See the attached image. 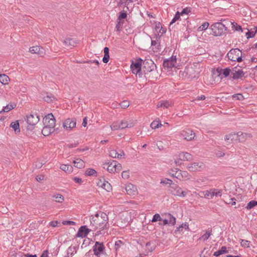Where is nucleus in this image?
I'll return each instance as SVG.
<instances>
[{
  "label": "nucleus",
  "mask_w": 257,
  "mask_h": 257,
  "mask_svg": "<svg viewBox=\"0 0 257 257\" xmlns=\"http://www.w3.org/2000/svg\"><path fill=\"white\" fill-rule=\"evenodd\" d=\"M143 70L145 74H148L150 72H155L156 66L151 60L143 62Z\"/></svg>",
  "instance_id": "obj_6"
},
{
  "label": "nucleus",
  "mask_w": 257,
  "mask_h": 257,
  "mask_svg": "<svg viewBox=\"0 0 257 257\" xmlns=\"http://www.w3.org/2000/svg\"><path fill=\"white\" fill-rule=\"evenodd\" d=\"M203 164L202 162L193 163L188 165V170L191 172L199 171L203 168Z\"/></svg>",
  "instance_id": "obj_17"
},
{
  "label": "nucleus",
  "mask_w": 257,
  "mask_h": 257,
  "mask_svg": "<svg viewBox=\"0 0 257 257\" xmlns=\"http://www.w3.org/2000/svg\"><path fill=\"white\" fill-rule=\"evenodd\" d=\"M64 45L65 48L71 49L75 47L78 43L77 41L71 38H67L63 41Z\"/></svg>",
  "instance_id": "obj_16"
},
{
  "label": "nucleus",
  "mask_w": 257,
  "mask_h": 257,
  "mask_svg": "<svg viewBox=\"0 0 257 257\" xmlns=\"http://www.w3.org/2000/svg\"><path fill=\"white\" fill-rule=\"evenodd\" d=\"M10 81L9 77L6 74H0V82L3 84H7Z\"/></svg>",
  "instance_id": "obj_36"
},
{
  "label": "nucleus",
  "mask_w": 257,
  "mask_h": 257,
  "mask_svg": "<svg viewBox=\"0 0 257 257\" xmlns=\"http://www.w3.org/2000/svg\"><path fill=\"white\" fill-rule=\"evenodd\" d=\"M92 249L94 254L96 257H101L106 254L105 247L103 243L102 242L96 241L95 242V244L92 247Z\"/></svg>",
  "instance_id": "obj_4"
},
{
  "label": "nucleus",
  "mask_w": 257,
  "mask_h": 257,
  "mask_svg": "<svg viewBox=\"0 0 257 257\" xmlns=\"http://www.w3.org/2000/svg\"><path fill=\"white\" fill-rule=\"evenodd\" d=\"M204 197L206 198H212L214 196L220 197L222 195V190L216 189H211L209 190H206L203 192Z\"/></svg>",
  "instance_id": "obj_8"
},
{
  "label": "nucleus",
  "mask_w": 257,
  "mask_h": 257,
  "mask_svg": "<svg viewBox=\"0 0 257 257\" xmlns=\"http://www.w3.org/2000/svg\"><path fill=\"white\" fill-rule=\"evenodd\" d=\"M231 25H232V27L233 28V29H234V30L237 31H241V32H242V29L241 27L238 25L237 23L235 22H231Z\"/></svg>",
  "instance_id": "obj_49"
},
{
  "label": "nucleus",
  "mask_w": 257,
  "mask_h": 257,
  "mask_svg": "<svg viewBox=\"0 0 257 257\" xmlns=\"http://www.w3.org/2000/svg\"><path fill=\"white\" fill-rule=\"evenodd\" d=\"M120 124V130L125 128H131L136 123V120L133 119H123L119 121Z\"/></svg>",
  "instance_id": "obj_10"
},
{
  "label": "nucleus",
  "mask_w": 257,
  "mask_h": 257,
  "mask_svg": "<svg viewBox=\"0 0 257 257\" xmlns=\"http://www.w3.org/2000/svg\"><path fill=\"white\" fill-rule=\"evenodd\" d=\"M62 224L65 225H74L76 223L72 221L64 220L62 222Z\"/></svg>",
  "instance_id": "obj_61"
},
{
  "label": "nucleus",
  "mask_w": 257,
  "mask_h": 257,
  "mask_svg": "<svg viewBox=\"0 0 257 257\" xmlns=\"http://www.w3.org/2000/svg\"><path fill=\"white\" fill-rule=\"evenodd\" d=\"M179 159L181 161H190L192 159V155L188 153L181 152L178 155Z\"/></svg>",
  "instance_id": "obj_23"
},
{
  "label": "nucleus",
  "mask_w": 257,
  "mask_h": 257,
  "mask_svg": "<svg viewBox=\"0 0 257 257\" xmlns=\"http://www.w3.org/2000/svg\"><path fill=\"white\" fill-rule=\"evenodd\" d=\"M123 22L121 21L117 20V24L115 26V30L117 32H120L121 30V28L123 25Z\"/></svg>",
  "instance_id": "obj_55"
},
{
  "label": "nucleus",
  "mask_w": 257,
  "mask_h": 257,
  "mask_svg": "<svg viewBox=\"0 0 257 257\" xmlns=\"http://www.w3.org/2000/svg\"><path fill=\"white\" fill-rule=\"evenodd\" d=\"M236 138H237L236 133H232L225 136V140L229 143H232L236 140Z\"/></svg>",
  "instance_id": "obj_26"
},
{
  "label": "nucleus",
  "mask_w": 257,
  "mask_h": 257,
  "mask_svg": "<svg viewBox=\"0 0 257 257\" xmlns=\"http://www.w3.org/2000/svg\"><path fill=\"white\" fill-rule=\"evenodd\" d=\"M176 56H172L169 59H166L163 62V66L165 68L170 69L174 67L176 64Z\"/></svg>",
  "instance_id": "obj_12"
},
{
  "label": "nucleus",
  "mask_w": 257,
  "mask_h": 257,
  "mask_svg": "<svg viewBox=\"0 0 257 257\" xmlns=\"http://www.w3.org/2000/svg\"><path fill=\"white\" fill-rule=\"evenodd\" d=\"M123 245V243L122 241H121L120 240H118L115 242L114 244V248L116 250V251H117V250L122 246Z\"/></svg>",
  "instance_id": "obj_54"
},
{
  "label": "nucleus",
  "mask_w": 257,
  "mask_h": 257,
  "mask_svg": "<svg viewBox=\"0 0 257 257\" xmlns=\"http://www.w3.org/2000/svg\"><path fill=\"white\" fill-rule=\"evenodd\" d=\"M191 12L190 9L188 8H186L185 9H183L181 12L180 13V16H182L184 14H188Z\"/></svg>",
  "instance_id": "obj_60"
},
{
  "label": "nucleus",
  "mask_w": 257,
  "mask_h": 257,
  "mask_svg": "<svg viewBox=\"0 0 257 257\" xmlns=\"http://www.w3.org/2000/svg\"><path fill=\"white\" fill-rule=\"evenodd\" d=\"M241 245L243 247H249L250 241L242 239H239Z\"/></svg>",
  "instance_id": "obj_46"
},
{
  "label": "nucleus",
  "mask_w": 257,
  "mask_h": 257,
  "mask_svg": "<svg viewBox=\"0 0 257 257\" xmlns=\"http://www.w3.org/2000/svg\"><path fill=\"white\" fill-rule=\"evenodd\" d=\"M15 105L8 104L0 111V113H2L4 112H8L10 110L14 108Z\"/></svg>",
  "instance_id": "obj_42"
},
{
  "label": "nucleus",
  "mask_w": 257,
  "mask_h": 257,
  "mask_svg": "<svg viewBox=\"0 0 257 257\" xmlns=\"http://www.w3.org/2000/svg\"><path fill=\"white\" fill-rule=\"evenodd\" d=\"M93 230V229H89L87 227L86 225L81 226L76 236L77 237H85L88 234V233L91 231Z\"/></svg>",
  "instance_id": "obj_13"
},
{
  "label": "nucleus",
  "mask_w": 257,
  "mask_h": 257,
  "mask_svg": "<svg viewBox=\"0 0 257 257\" xmlns=\"http://www.w3.org/2000/svg\"><path fill=\"white\" fill-rule=\"evenodd\" d=\"M181 135L185 140H186L187 141H191L194 139L195 136V134L192 130L189 128H186L181 132Z\"/></svg>",
  "instance_id": "obj_11"
},
{
  "label": "nucleus",
  "mask_w": 257,
  "mask_h": 257,
  "mask_svg": "<svg viewBox=\"0 0 257 257\" xmlns=\"http://www.w3.org/2000/svg\"><path fill=\"white\" fill-rule=\"evenodd\" d=\"M119 105H120L121 108L124 109L129 106L130 103L128 101L123 100L119 104Z\"/></svg>",
  "instance_id": "obj_58"
},
{
  "label": "nucleus",
  "mask_w": 257,
  "mask_h": 257,
  "mask_svg": "<svg viewBox=\"0 0 257 257\" xmlns=\"http://www.w3.org/2000/svg\"><path fill=\"white\" fill-rule=\"evenodd\" d=\"M171 188L172 189V192H173L175 195L182 197H185L189 192L188 190L182 191L181 188L176 184H173Z\"/></svg>",
  "instance_id": "obj_7"
},
{
  "label": "nucleus",
  "mask_w": 257,
  "mask_h": 257,
  "mask_svg": "<svg viewBox=\"0 0 257 257\" xmlns=\"http://www.w3.org/2000/svg\"><path fill=\"white\" fill-rule=\"evenodd\" d=\"M161 184H170L173 185V181L169 179H165L163 180H162L161 181Z\"/></svg>",
  "instance_id": "obj_59"
},
{
  "label": "nucleus",
  "mask_w": 257,
  "mask_h": 257,
  "mask_svg": "<svg viewBox=\"0 0 257 257\" xmlns=\"http://www.w3.org/2000/svg\"><path fill=\"white\" fill-rule=\"evenodd\" d=\"M232 98L233 100H242L244 99L243 96L240 93H237L233 95Z\"/></svg>",
  "instance_id": "obj_50"
},
{
  "label": "nucleus",
  "mask_w": 257,
  "mask_h": 257,
  "mask_svg": "<svg viewBox=\"0 0 257 257\" xmlns=\"http://www.w3.org/2000/svg\"><path fill=\"white\" fill-rule=\"evenodd\" d=\"M10 127H12L16 133H20V124L18 121L12 122L10 124Z\"/></svg>",
  "instance_id": "obj_34"
},
{
  "label": "nucleus",
  "mask_w": 257,
  "mask_h": 257,
  "mask_svg": "<svg viewBox=\"0 0 257 257\" xmlns=\"http://www.w3.org/2000/svg\"><path fill=\"white\" fill-rule=\"evenodd\" d=\"M111 131H116L120 130V124L119 121L114 122L110 126Z\"/></svg>",
  "instance_id": "obj_43"
},
{
  "label": "nucleus",
  "mask_w": 257,
  "mask_h": 257,
  "mask_svg": "<svg viewBox=\"0 0 257 257\" xmlns=\"http://www.w3.org/2000/svg\"><path fill=\"white\" fill-rule=\"evenodd\" d=\"M143 60L141 58L138 59L135 62H133L131 65L132 73L141 77L142 73L141 72V65Z\"/></svg>",
  "instance_id": "obj_5"
},
{
  "label": "nucleus",
  "mask_w": 257,
  "mask_h": 257,
  "mask_svg": "<svg viewBox=\"0 0 257 257\" xmlns=\"http://www.w3.org/2000/svg\"><path fill=\"white\" fill-rule=\"evenodd\" d=\"M183 228H185V230L189 229L188 223L185 222L184 223L182 224L181 225H180L176 228L174 232L176 234L178 232L180 233L181 232L183 231Z\"/></svg>",
  "instance_id": "obj_30"
},
{
  "label": "nucleus",
  "mask_w": 257,
  "mask_h": 257,
  "mask_svg": "<svg viewBox=\"0 0 257 257\" xmlns=\"http://www.w3.org/2000/svg\"><path fill=\"white\" fill-rule=\"evenodd\" d=\"M228 251L226 249V247L225 246H222L220 249L214 252L213 253V255L215 256H218L221 254L226 253Z\"/></svg>",
  "instance_id": "obj_32"
},
{
  "label": "nucleus",
  "mask_w": 257,
  "mask_h": 257,
  "mask_svg": "<svg viewBox=\"0 0 257 257\" xmlns=\"http://www.w3.org/2000/svg\"><path fill=\"white\" fill-rule=\"evenodd\" d=\"M104 57L102 59L103 63H107L109 61V48L108 47H105L104 48Z\"/></svg>",
  "instance_id": "obj_35"
},
{
  "label": "nucleus",
  "mask_w": 257,
  "mask_h": 257,
  "mask_svg": "<svg viewBox=\"0 0 257 257\" xmlns=\"http://www.w3.org/2000/svg\"><path fill=\"white\" fill-rule=\"evenodd\" d=\"M163 217H165L168 222H169V225H174L176 223V218L170 213H166L162 215Z\"/></svg>",
  "instance_id": "obj_24"
},
{
  "label": "nucleus",
  "mask_w": 257,
  "mask_h": 257,
  "mask_svg": "<svg viewBox=\"0 0 257 257\" xmlns=\"http://www.w3.org/2000/svg\"><path fill=\"white\" fill-rule=\"evenodd\" d=\"M126 16V13L125 12L124 10H123L122 12L119 13L117 20L121 21V19H125Z\"/></svg>",
  "instance_id": "obj_53"
},
{
  "label": "nucleus",
  "mask_w": 257,
  "mask_h": 257,
  "mask_svg": "<svg viewBox=\"0 0 257 257\" xmlns=\"http://www.w3.org/2000/svg\"><path fill=\"white\" fill-rule=\"evenodd\" d=\"M52 197L54 198H55L54 201H55L56 202L61 203L64 200V197L61 194H55V195H53Z\"/></svg>",
  "instance_id": "obj_39"
},
{
  "label": "nucleus",
  "mask_w": 257,
  "mask_h": 257,
  "mask_svg": "<svg viewBox=\"0 0 257 257\" xmlns=\"http://www.w3.org/2000/svg\"><path fill=\"white\" fill-rule=\"evenodd\" d=\"M44 179V176L42 175L37 176L36 177V179L38 182H40L41 181L43 180Z\"/></svg>",
  "instance_id": "obj_64"
},
{
  "label": "nucleus",
  "mask_w": 257,
  "mask_h": 257,
  "mask_svg": "<svg viewBox=\"0 0 257 257\" xmlns=\"http://www.w3.org/2000/svg\"><path fill=\"white\" fill-rule=\"evenodd\" d=\"M43 99L45 101L50 102L52 101L53 100L55 99V97L52 94L47 93L46 95L44 96Z\"/></svg>",
  "instance_id": "obj_40"
},
{
  "label": "nucleus",
  "mask_w": 257,
  "mask_h": 257,
  "mask_svg": "<svg viewBox=\"0 0 257 257\" xmlns=\"http://www.w3.org/2000/svg\"><path fill=\"white\" fill-rule=\"evenodd\" d=\"M76 121L75 118H68L63 123V126L66 130H71L76 126Z\"/></svg>",
  "instance_id": "obj_15"
},
{
  "label": "nucleus",
  "mask_w": 257,
  "mask_h": 257,
  "mask_svg": "<svg viewBox=\"0 0 257 257\" xmlns=\"http://www.w3.org/2000/svg\"><path fill=\"white\" fill-rule=\"evenodd\" d=\"M124 155L123 151H121L119 153L117 152L116 150H112L109 152V156L113 158H120Z\"/></svg>",
  "instance_id": "obj_27"
},
{
  "label": "nucleus",
  "mask_w": 257,
  "mask_h": 257,
  "mask_svg": "<svg viewBox=\"0 0 257 257\" xmlns=\"http://www.w3.org/2000/svg\"><path fill=\"white\" fill-rule=\"evenodd\" d=\"M60 169L66 173H70L73 171V167L68 165L62 164L60 166Z\"/></svg>",
  "instance_id": "obj_33"
},
{
  "label": "nucleus",
  "mask_w": 257,
  "mask_h": 257,
  "mask_svg": "<svg viewBox=\"0 0 257 257\" xmlns=\"http://www.w3.org/2000/svg\"><path fill=\"white\" fill-rule=\"evenodd\" d=\"M173 103L169 100H162L159 101L157 104V107H164L166 108H169L173 105Z\"/></svg>",
  "instance_id": "obj_25"
},
{
  "label": "nucleus",
  "mask_w": 257,
  "mask_h": 257,
  "mask_svg": "<svg viewBox=\"0 0 257 257\" xmlns=\"http://www.w3.org/2000/svg\"><path fill=\"white\" fill-rule=\"evenodd\" d=\"M256 33V30L253 31L251 29L250 30H248L247 32L246 33V36L247 39L253 38L255 36V34Z\"/></svg>",
  "instance_id": "obj_47"
},
{
  "label": "nucleus",
  "mask_w": 257,
  "mask_h": 257,
  "mask_svg": "<svg viewBox=\"0 0 257 257\" xmlns=\"http://www.w3.org/2000/svg\"><path fill=\"white\" fill-rule=\"evenodd\" d=\"M104 166L103 167L104 168H105L106 166H107V171L109 173H114V172H115L114 167H115V165H114L113 162L112 163H111L110 164H109V163L104 164Z\"/></svg>",
  "instance_id": "obj_37"
},
{
  "label": "nucleus",
  "mask_w": 257,
  "mask_h": 257,
  "mask_svg": "<svg viewBox=\"0 0 257 257\" xmlns=\"http://www.w3.org/2000/svg\"><path fill=\"white\" fill-rule=\"evenodd\" d=\"M96 174V171L93 169H88L85 172V175L87 176H93Z\"/></svg>",
  "instance_id": "obj_51"
},
{
  "label": "nucleus",
  "mask_w": 257,
  "mask_h": 257,
  "mask_svg": "<svg viewBox=\"0 0 257 257\" xmlns=\"http://www.w3.org/2000/svg\"><path fill=\"white\" fill-rule=\"evenodd\" d=\"M209 26V24L208 22H205L198 28V31H202L205 30L208 28Z\"/></svg>",
  "instance_id": "obj_48"
},
{
  "label": "nucleus",
  "mask_w": 257,
  "mask_h": 257,
  "mask_svg": "<svg viewBox=\"0 0 257 257\" xmlns=\"http://www.w3.org/2000/svg\"><path fill=\"white\" fill-rule=\"evenodd\" d=\"M54 128L45 126L42 130V133L44 136H47L52 133L54 132Z\"/></svg>",
  "instance_id": "obj_31"
},
{
  "label": "nucleus",
  "mask_w": 257,
  "mask_h": 257,
  "mask_svg": "<svg viewBox=\"0 0 257 257\" xmlns=\"http://www.w3.org/2000/svg\"><path fill=\"white\" fill-rule=\"evenodd\" d=\"M180 18V12H177V13H176L174 18L172 20L171 23H170V27L171 26V25L172 24H173V23H174L176 21L178 20Z\"/></svg>",
  "instance_id": "obj_52"
},
{
  "label": "nucleus",
  "mask_w": 257,
  "mask_h": 257,
  "mask_svg": "<svg viewBox=\"0 0 257 257\" xmlns=\"http://www.w3.org/2000/svg\"><path fill=\"white\" fill-rule=\"evenodd\" d=\"M125 190L127 194L134 195L137 192L136 187L132 184H128L125 186Z\"/></svg>",
  "instance_id": "obj_22"
},
{
  "label": "nucleus",
  "mask_w": 257,
  "mask_h": 257,
  "mask_svg": "<svg viewBox=\"0 0 257 257\" xmlns=\"http://www.w3.org/2000/svg\"><path fill=\"white\" fill-rule=\"evenodd\" d=\"M169 175L179 179H180L181 178H186V180L189 179V177H188V173L186 171H181L180 170L179 172H177L176 171L175 174L169 172Z\"/></svg>",
  "instance_id": "obj_19"
},
{
  "label": "nucleus",
  "mask_w": 257,
  "mask_h": 257,
  "mask_svg": "<svg viewBox=\"0 0 257 257\" xmlns=\"http://www.w3.org/2000/svg\"><path fill=\"white\" fill-rule=\"evenodd\" d=\"M216 155L218 157H222L225 155V154L221 151H218L216 152Z\"/></svg>",
  "instance_id": "obj_63"
},
{
  "label": "nucleus",
  "mask_w": 257,
  "mask_h": 257,
  "mask_svg": "<svg viewBox=\"0 0 257 257\" xmlns=\"http://www.w3.org/2000/svg\"><path fill=\"white\" fill-rule=\"evenodd\" d=\"M242 52L238 48L232 49L227 53V56L232 61H242Z\"/></svg>",
  "instance_id": "obj_3"
},
{
  "label": "nucleus",
  "mask_w": 257,
  "mask_h": 257,
  "mask_svg": "<svg viewBox=\"0 0 257 257\" xmlns=\"http://www.w3.org/2000/svg\"><path fill=\"white\" fill-rule=\"evenodd\" d=\"M257 205V201L252 200L250 201L246 206L247 209H251L254 206Z\"/></svg>",
  "instance_id": "obj_44"
},
{
  "label": "nucleus",
  "mask_w": 257,
  "mask_h": 257,
  "mask_svg": "<svg viewBox=\"0 0 257 257\" xmlns=\"http://www.w3.org/2000/svg\"><path fill=\"white\" fill-rule=\"evenodd\" d=\"M211 235V232L210 231H206L205 233L202 235L200 238L199 239L202 240L203 241H205L208 239V238Z\"/></svg>",
  "instance_id": "obj_45"
},
{
  "label": "nucleus",
  "mask_w": 257,
  "mask_h": 257,
  "mask_svg": "<svg viewBox=\"0 0 257 257\" xmlns=\"http://www.w3.org/2000/svg\"><path fill=\"white\" fill-rule=\"evenodd\" d=\"M108 217L107 215L102 211H98L96 213L94 216H91L90 218V222L91 227L93 230L99 229L101 230L97 231L96 235L102 234L101 231L108 228L109 225L108 224Z\"/></svg>",
  "instance_id": "obj_1"
},
{
  "label": "nucleus",
  "mask_w": 257,
  "mask_h": 257,
  "mask_svg": "<svg viewBox=\"0 0 257 257\" xmlns=\"http://www.w3.org/2000/svg\"><path fill=\"white\" fill-rule=\"evenodd\" d=\"M217 71L219 75H223L225 77L228 76L230 73V69L229 68L225 69H217Z\"/></svg>",
  "instance_id": "obj_29"
},
{
  "label": "nucleus",
  "mask_w": 257,
  "mask_h": 257,
  "mask_svg": "<svg viewBox=\"0 0 257 257\" xmlns=\"http://www.w3.org/2000/svg\"><path fill=\"white\" fill-rule=\"evenodd\" d=\"M236 136L239 142H243L248 138L252 137V135L250 134L243 133L241 132L237 133Z\"/></svg>",
  "instance_id": "obj_21"
},
{
  "label": "nucleus",
  "mask_w": 257,
  "mask_h": 257,
  "mask_svg": "<svg viewBox=\"0 0 257 257\" xmlns=\"http://www.w3.org/2000/svg\"><path fill=\"white\" fill-rule=\"evenodd\" d=\"M39 121V117L37 114H30L27 116V122L29 126H33Z\"/></svg>",
  "instance_id": "obj_14"
},
{
  "label": "nucleus",
  "mask_w": 257,
  "mask_h": 257,
  "mask_svg": "<svg viewBox=\"0 0 257 257\" xmlns=\"http://www.w3.org/2000/svg\"><path fill=\"white\" fill-rule=\"evenodd\" d=\"M100 186L107 191L109 192L111 189V186L109 183L104 181Z\"/></svg>",
  "instance_id": "obj_38"
},
{
  "label": "nucleus",
  "mask_w": 257,
  "mask_h": 257,
  "mask_svg": "<svg viewBox=\"0 0 257 257\" xmlns=\"http://www.w3.org/2000/svg\"><path fill=\"white\" fill-rule=\"evenodd\" d=\"M74 166L77 168H83L85 167L84 162L81 159L77 158L73 161Z\"/></svg>",
  "instance_id": "obj_28"
},
{
  "label": "nucleus",
  "mask_w": 257,
  "mask_h": 257,
  "mask_svg": "<svg viewBox=\"0 0 257 257\" xmlns=\"http://www.w3.org/2000/svg\"><path fill=\"white\" fill-rule=\"evenodd\" d=\"M113 162L114 165H115V167H114V171H115V172H117L120 171L121 169V164H119V163H117V162L115 161H113Z\"/></svg>",
  "instance_id": "obj_56"
},
{
  "label": "nucleus",
  "mask_w": 257,
  "mask_h": 257,
  "mask_svg": "<svg viewBox=\"0 0 257 257\" xmlns=\"http://www.w3.org/2000/svg\"><path fill=\"white\" fill-rule=\"evenodd\" d=\"M210 29L212 31L210 34L214 36H221L225 34L227 30L226 24H223L220 22L212 24Z\"/></svg>",
  "instance_id": "obj_2"
},
{
  "label": "nucleus",
  "mask_w": 257,
  "mask_h": 257,
  "mask_svg": "<svg viewBox=\"0 0 257 257\" xmlns=\"http://www.w3.org/2000/svg\"><path fill=\"white\" fill-rule=\"evenodd\" d=\"M30 52L33 54H37L40 56H43L45 54L44 49L38 46L31 47L30 48Z\"/></svg>",
  "instance_id": "obj_20"
},
{
  "label": "nucleus",
  "mask_w": 257,
  "mask_h": 257,
  "mask_svg": "<svg viewBox=\"0 0 257 257\" xmlns=\"http://www.w3.org/2000/svg\"><path fill=\"white\" fill-rule=\"evenodd\" d=\"M162 125V124L159 120H154L150 124V126L153 129H156L158 128L159 126H161Z\"/></svg>",
  "instance_id": "obj_41"
},
{
  "label": "nucleus",
  "mask_w": 257,
  "mask_h": 257,
  "mask_svg": "<svg viewBox=\"0 0 257 257\" xmlns=\"http://www.w3.org/2000/svg\"><path fill=\"white\" fill-rule=\"evenodd\" d=\"M129 176L130 173L127 171H123L121 173V177L123 179H128L129 178Z\"/></svg>",
  "instance_id": "obj_62"
},
{
  "label": "nucleus",
  "mask_w": 257,
  "mask_h": 257,
  "mask_svg": "<svg viewBox=\"0 0 257 257\" xmlns=\"http://www.w3.org/2000/svg\"><path fill=\"white\" fill-rule=\"evenodd\" d=\"M244 73L241 69L234 68L231 72V77L233 79H238L242 78L244 76Z\"/></svg>",
  "instance_id": "obj_18"
},
{
  "label": "nucleus",
  "mask_w": 257,
  "mask_h": 257,
  "mask_svg": "<svg viewBox=\"0 0 257 257\" xmlns=\"http://www.w3.org/2000/svg\"><path fill=\"white\" fill-rule=\"evenodd\" d=\"M44 123L45 126L54 128L55 125L56 120L52 113H49L44 118Z\"/></svg>",
  "instance_id": "obj_9"
},
{
  "label": "nucleus",
  "mask_w": 257,
  "mask_h": 257,
  "mask_svg": "<svg viewBox=\"0 0 257 257\" xmlns=\"http://www.w3.org/2000/svg\"><path fill=\"white\" fill-rule=\"evenodd\" d=\"M162 220V218L160 216V215L159 214H155L152 218V222H156L157 221H161Z\"/></svg>",
  "instance_id": "obj_57"
}]
</instances>
